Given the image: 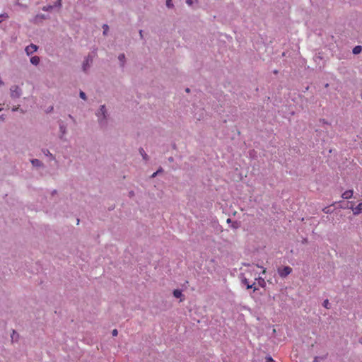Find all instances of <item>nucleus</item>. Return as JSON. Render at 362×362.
Here are the masks:
<instances>
[{"mask_svg":"<svg viewBox=\"0 0 362 362\" xmlns=\"http://www.w3.org/2000/svg\"><path fill=\"white\" fill-rule=\"evenodd\" d=\"M273 359L272 358V357H267V362H273Z\"/></svg>","mask_w":362,"mask_h":362,"instance_id":"nucleus-30","label":"nucleus"},{"mask_svg":"<svg viewBox=\"0 0 362 362\" xmlns=\"http://www.w3.org/2000/svg\"><path fill=\"white\" fill-rule=\"evenodd\" d=\"M125 59H126V58H125V55H124V54H123V53H122V54H119V56H118V60H119V62H120V66H121V67H124V64H125Z\"/></svg>","mask_w":362,"mask_h":362,"instance_id":"nucleus-11","label":"nucleus"},{"mask_svg":"<svg viewBox=\"0 0 362 362\" xmlns=\"http://www.w3.org/2000/svg\"><path fill=\"white\" fill-rule=\"evenodd\" d=\"M134 194L133 191L129 192V197H133Z\"/></svg>","mask_w":362,"mask_h":362,"instance_id":"nucleus-34","label":"nucleus"},{"mask_svg":"<svg viewBox=\"0 0 362 362\" xmlns=\"http://www.w3.org/2000/svg\"><path fill=\"white\" fill-rule=\"evenodd\" d=\"M31 164L33 167L36 168H42L43 167V163L38 159L34 158L30 160Z\"/></svg>","mask_w":362,"mask_h":362,"instance_id":"nucleus-9","label":"nucleus"},{"mask_svg":"<svg viewBox=\"0 0 362 362\" xmlns=\"http://www.w3.org/2000/svg\"><path fill=\"white\" fill-rule=\"evenodd\" d=\"M139 35H140L141 38L142 39L143 38V30H139Z\"/></svg>","mask_w":362,"mask_h":362,"instance_id":"nucleus-31","label":"nucleus"},{"mask_svg":"<svg viewBox=\"0 0 362 362\" xmlns=\"http://www.w3.org/2000/svg\"><path fill=\"white\" fill-rule=\"evenodd\" d=\"M354 191L353 190H346L345 191L342 195L341 197L344 199H349L353 197Z\"/></svg>","mask_w":362,"mask_h":362,"instance_id":"nucleus-10","label":"nucleus"},{"mask_svg":"<svg viewBox=\"0 0 362 362\" xmlns=\"http://www.w3.org/2000/svg\"><path fill=\"white\" fill-rule=\"evenodd\" d=\"M54 8V6L52 5H47L42 7V11H50Z\"/></svg>","mask_w":362,"mask_h":362,"instance_id":"nucleus-17","label":"nucleus"},{"mask_svg":"<svg viewBox=\"0 0 362 362\" xmlns=\"http://www.w3.org/2000/svg\"><path fill=\"white\" fill-rule=\"evenodd\" d=\"M19 110V106H15L12 108L13 112L18 111Z\"/></svg>","mask_w":362,"mask_h":362,"instance_id":"nucleus-29","label":"nucleus"},{"mask_svg":"<svg viewBox=\"0 0 362 362\" xmlns=\"http://www.w3.org/2000/svg\"><path fill=\"white\" fill-rule=\"evenodd\" d=\"M42 153L48 157L50 160H55V156L50 153V151L48 149L44 148L42 150Z\"/></svg>","mask_w":362,"mask_h":362,"instance_id":"nucleus-8","label":"nucleus"},{"mask_svg":"<svg viewBox=\"0 0 362 362\" xmlns=\"http://www.w3.org/2000/svg\"><path fill=\"white\" fill-rule=\"evenodd\" d=\"M160 172H162V168L158 170L156 172L153 173L151 175V177H155L157 175H158Z\"/></svg>","mask_w":362,"mask_h":362,"instance_id":"nucleus-25","label":"nucleus"},{"mask_svg":"<svg viewBox=\"0 0 362 362\" xmlns=\"http://www.w3.org/2000/svg\"><path fill=\"white\" fill-rule=\"evenodd\" d=\"M0 119H1L2 121H4V115L0 116Z\"/></svg>","mask_w":362,"mask_h":362,"instance_id":"nucleus-35","label":"nucleus"},{"mask_svg":"<svg viewBox=\"0 0 362 362\" xmlns=\"http://www.w3.org/2000/svg\"><path fill=\"white\" fill-rule=\"evenodd\" d=\"M348 208L351 209L354 215H358L362 212V202L358 204L356 206H354V204H351L350 206H347Z\"/></svg>","mask_w":362,"mask_h":362,"instance_id":"nucleus-5","label":"nucleus"},{"mask_svg":"<svg viewBox=\"0 0 362 362\" xmlns=\"http://www.w3.org/2000/svg\"><path fill=\"white\" fill-rule=\"evenodd\" d=\"M52 110H53V107H52V106H51V107H49L47 109V112H51V111H52Z\"/></svg>","mask_w":362,"mask_h":362,"instance_id":"nucleus-32","label":"nucleus"},{"mask_svg":"<svg viewBox=\"0 0 362 362\" xmlns=\"http://www.w3.org/2000/svg\"><path fill=\"white\" fill-rule=\"evenodd\" d=\"M98 123L101 128H106L108 125L109 117L107 109L105 105L100 106L99 109L95 112Z\"/></svg>","mask_w":362,"mask_h":362,"instance_id":"nucleus-1","label":"nucleus"},{"mask_svg":"<svg viewBox=\"0 0 362 362\" xmlns=\"http://www.w3.org/2000/svg\"><path fill=\"white\" fill-rule=\"evenodd\" d=\"M242 284L245 286H246L247 288L249 289V288H254V291H255L256 290H257V288L254 286L255 284H250L247 279L246 278H243L242 279Z\"/></svg>","mask_w":362,"mask_h":362,"instance_id":"nucleus-7","label":"nucleus"},{"mask_svg":"<svg viewBox=\"0 0 362 362\" xmlns=\"http://www.w3.org/2000/svg\"><path fill=\"white\" fill-rule=\"evenodd\" d=\"M361 99H362V93H361Z\"/></svg>","mask_w":362,"mask_h":362,"instance_id":"nucleus-39","label":"nucleus"},{"mask_svg":"<svg viewBox=\"0 0 362 362\" xmlns=\"http://www.w3.org/2000/svg\"><path fill=\"white\" fill-rule=\"evenodd\" d=\"M10 93L12 98H18L22 95V90L18 86H12L10 88Z\"/></svg>","mask_w":362,"mask_h":362,"instance_id":"nucleus-3","label":"nucleus"},{"mask_svg":"<svg viewBox=\"0 0 362 362\" xmlns=\"http://www.w3.org/2000/svg\"><path fill=\"white\" fill-rule=\"evenodd\" d=\"M360 343L362 344V339H360Z\"/></svg>","mask_w":362,"mask_h":362,"instance_id":"nucleus-38","label":"nucleus"},{"mask_svg":"<svg viewBox=\"0 0 362 362\" xmlns=\"http://www.w3.org/2000/svg\"><path fill=\"white\" fill-rule=\"evenodd\" d=\"M30 61L32 64L37 66L39 64L40 59L38 56H33L30 58Z\"/></svg>","mask_w":362,"mask_h":362,"instance_id":"nucleus-12","label":"nucleus"},{"mask_svg":"<svg viewBox=\"0 0 362 362\" xmlns=\"http://www.w3.org/2000/svg\"><path fill=\"white\" fill-rule=\"evenodd\" d=\"M79 96L81 99L86 100V95L83 91H82V90L80 91Z\"/></svg>","mask_w":362,"mask_h":362,"instance_id":"nucleus-24","label":"nucleus"},{"mask_svg":"<svg viewBox=\"0 0 362 362\" xmlns=\"http://www.w3.org/2000/svg\"><path fill=\"white\" fill-rule=\"evenodd\" d=\"M291 272L292 269L288 266L284 267L282 269H279L278 271L279 274L281 277L287 276L288 274L291 273Z\"/></svg>","mask_w":362,"mask_h":362,"instance_id":"nucleus-4","label":"nucleus"},{"mask_svg":"<svg viewBox=\"0 0 362 362\" xmlns=\"http://www.w3.org/2000/svg\"><path fill=\"white\" fill-rule=\"evenodd\" d=\"M103 35H107V32H108V30H109V27H108V25H107V24H104V25H103Z\"/></svg>","mask_w":362,"mask_h":362,"instance_id":"nucleus-21","label":"nucleus"},{"mask_svg":"<svg viewBox=\"0 0 362 362\" xmlns=\"http://www.w3.org/2000/svg\"><path fill=\"white\" fill-rule=\"evenodd\" d=\"M165 5L168 8H173L174 7L172 0H166Z\"/></svg>","mask_w":362,"mask_h":362,"instance_id":"nucleus-20","label":"nucleus"},{"mask_svg":"<svg viewBox=\"0 0 362 362\" xmlns=\"http://www.w3.org/2000/svg\"><path fill=\"white\" fill-rule=\"evenodd\" d=\"M37 50V46L34 44H30V45L27 46L25 49V51L28 55H31L34 52H35Z\"/></svg>","mask_w":362,"mask_h":362,"instance_id":"nucleus-6","label":"nucleus"},{"mask_svg":"<svg viewBox=\"0 0 362 362\" xmlns=\"http://www.w3.org/2000/svg\"><path fill=\"white\" fill-rule=\"evenodd\" d=\"M139 151V153L142 156L143 159L144 160L147 161L148 160V156L146 154V153L145 152L144 149L143 148H140Z\"/></svg>","mask_w":362,"mask_h":362,"instance_id":"nucleus-13","label":"nucleus"},{"mask_svg":"<svg viewBox=\"0 0 362 362\" xmlns=\"http://www.w3.org/2000/svg\"><path fill=\"white\" fill-rule=\"evenodd\" d=\"M186 3L189 5V6H192V4H193V1L192 0H186Z\"/></svg>","mask_w":362,"mask_h":362,"instance_id":"nucleus-28","label":"nucleus"},{"mask_svg":"<svg viewBox=\"0 0 362 362\" xmlns=\"http://www.w3.org/2000/svg\"><path fill=\"white\" fill-rule=\"evenodd\" d=\"M322 305L327 308V309H329L330 307H329V300L327 299L325 300L323 303H322Z\"/></svg>","mask_w":362,"mask_h":362,"instance_id":"nucleus-22","label":"nucleus"},{"mask_svg":"<svg viewBox=\"0 0 362 362\" xmlns=\"http://www.w3.org/2000/svg\"><path fill=\"white\" fill-rule=\"evenodd\" d=\"M54 8L58 7L60 8L62 6V0H57V1L53 5Z\"/></svg>","mask_w":362,"mask_h":362,"instance_id":"nucleus-23","label":"nucleus"},{"mask_svg":"<svg viewBox=\"0 0 362 362\" xmlns=\"http://www.w3.org/2000/svg\"><path fill=\"white\" fill-rule=\"evenodd\" d=\"M112 334L113 336H117V334H118V332L117 329H113L112 332Z\"/></svg>","mask_w":362,"mask_h":362,"instance_id":"nucleus-27","label":"nucleus"},{"mask_svg":"<svg viewBox=\"0 0 362 362\" xmlns=\"http://www.w3.org/2000/svg\"><path fill=\"white\" fill-rule=\"evenodd\" d=\"M186 91H187V92H189V88H187V89H186Z\"/></svg>","mask_w":362,"mask_h":362,"instance_id":"nucleus-37","label":"nucleus"},{"mask_svg":"<svg viewBox=\"0 0 362 362\" xmlns=\"http://www.w3.org/2000/svg\"><path fill=\"white\" fill-rule=\"evenodd\" d=\"M7 18H8V16L7 13H4L0 14V23Z\"/></svg>","mask_w":362,"mask_h":362,"instance_id":"nucleus-18","label":"nucleus"},{"mask_svg":"<svg viewBox=\"0 0 362 362\" xmlns=\"http://www.w3.org/2000/svg\"><path fill=\"white\" fill-rule=\"evenodd\" d=\"M59 130L62 135L66 134V127L63 124H60L59 125Z\"/></svg>","mask_w":362,"mask_h":362,"instance_id":"nucleus-16","label":"nucleus"},{"mask_svg":"<svg viewBox=\"0 0 362 362\" xmlns=\"http://www.w3.org/2000/svg\"><path fill=\"white\" fill-rule=\"evenodd\" d=\"M173 295L175 298H180L182 296V291L180 290L176 289L173 291Z\"/></svg>","mask_w":362,"mask_h":362,"instance_id":"nucleus-19","label":"nucleus"},{"mask_svg":"<svg viewBox=\"0 0 362 362\" xmlns=\"http://www.w3.org/2000/svg\"><path fill=\"white\" fill-rule=\"evenodd\" d=\"M93 61V57L91 54H88L84 59L82 64V69L84 72H87L90 69Z\"/></svg>","mask_w":362,"mask_h":362,"instance_id":"nucleus-2","label":"nucleus"},{"mask_svg":"<svg viewBox=\"0 0 362 362\" xmlns=\"http://www.w3.org/2000/svg\"><path fill=\"white\" fill-rule=\"evenodd\" d=\"M48 16L44 15V14H37L35 17V21L37 22L40 20L47 19L48 18Z\"/></svg>","mask_w":362,"mask_h":362,"instance_id":"nucleus-14","label":"nucleus"},{"mask_svg":"<svg viewBox=\"0 0 362 362\" xmlns=\"http://www.w3.org/2000/svg\"><path fill=\"white\" fill-rule=\"evenodd\" d=\"M227 222H228V223H230V218H228V219H227Z\"/></svg>","mask_w":362,"mask_h":362,"instance_id":"nucleus-36","label":"nucleus"},{"mask_svg":"<svg viewBox=\"0 0 362 362\" xmlns=\"http://www.w3.org/2000/svg\"><path fill=\"white\" fill-rule=\"evenodd\" d=\"M260 280H261V281H259V284H260V286H262V287H263V286H264V285H265V281H264V280L263 279H260Z\"/></svg>","mask_w":362,"mask_h":362,"instance_id":"nucleus-26","label":"nucleus"},{"mask_svg":"<svg viewBox=\"0 0 362 362\" xmlns=\"http://www.w3.org/2000/svg\"><path fill=\"white\" fill-rule=\"evenodd\" d=\"M362 50V47L361 46H356L353 49V53L354 54H359Z\"/></svg>","mask_w":362,"mask_h":362,"instance_id":"nucleus-15","label":"nucleus"},{"mask_svg":"<svg viewBox=\"0 0 362 362\" xmlns=\"http://www.w3.org/2000/svg\"><path fill=\"white\" fill-rule=\"evenodd\" d=\"M69 119H72L74 122H75V119L74 118V117L71 115H69Z\"/></svg>","mask_w":362,"mask_h":362,"instance_id":"nucleus-33","label":"nucleus"}]
</instances>
